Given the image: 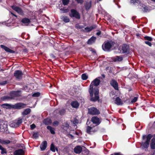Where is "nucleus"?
Segmentation results:
<instances>
[{
	"mask_svg": "<svg viewBox=\"0 0 155 155\" xmlns=\"http://www.w3.org/2000/svg\"><path fill=\"white\" fill-rule=\"evenodd\" d=\"M27 104L24 103L19 102L13 105V109L20 110L26 107Z\"/></svg>",
	"mask_w": 155,
	"mask_h": 155,
	"instance_id": "6e6552de",
	"label": "nucleus"
},
{
	"mask_svg": "<svg viewBox=\"0 0 155 155\" xmlns=\"http://www.w3.org/2000/svg\"><path fill=\"white\" fill-rule=\"evenodd\" d=\"M40 95V93L38 92L33 94H32V96L33 97H38Z\"/></svg>",
	"mask_w": 155,
	"mask_h": 155,
	"instance_id": "49530a36",
	"label": "nucleus"
},
{
	"mask_svg": "<svg viewBox=\"0 0 155 155\" xmlns=\"http://www.w3.org/2000/svg\"><path fill=\"white\" fill-rule=\"evenodd\" d=\"M13 105L8 104H2L1 106L3 108L6 109H11L13 108Z\"/></svg>",
	"mask_w": 155,
	"mask_h": 155,
	"instance_id": "5701e85b",
	"label": "nucleus"
},
{
	"mask_svg": "<svg viewBox=\"0 0 155 155\" xmlns=\"http://www.w3.org/2000/svg\"><path fill=\"white\" fill-rule=\"evenodd\" d=\"M88 91L89 94L90 100L91 101L93 102L99 101L100 99L99 87H89Z\"/></svg>",
	"mask_w": 155,
	"mask_h": 155,
	"instance_id": "f257e3e1",
	"label": "nucleus"
},
{
	"mask_svg": "<svg viewBox=\"0 0 155 155\" xmlns=\"http://www.w3.org/2000/svg\"><path fill=\"white\" fill-rule=\"evenodd\" d=\"M30 20L28 18H22L21 21V23L23 24L24 25L28 26L31 23Z\"/></svg>",
	"mask_w": 155,
	"mask_h": 155,
	"instance_id": "dca6fc26",
	"label": "nucleus"
},
{
	"mask_svg": "<svg viewBox=\"0 0 155 155\" xmlns=\"http://www.w3.org/2000/svg\"><path fill=\"white\" fill-rule=\"evenodd\" d=\"M31 111V110L29 108H27L22 113V115H26L29 114Z\"/></svg>",
	"mask_w": 155,
	"mask_h": 155,
	"instance_id": "c756f323",
	"label": "nucleus"
},
{
	"mask_svg": "<svg viewBox=\"0 0 155 155\" xmlns=\"http://www.w3.org/2000/svg\"><path fill=\"white\" fill-rule=\"evenodd\" d=\"M25 152L22 149H19L15 150L14 152V155H24Z\"/></svg>",
	"mask_w": 155,
	"mask_h": 155,
	"instance_id": "aec40b11",
	"label": "nucleus"
},
{
	"mask_svg": "<svg viewBox=\"0 0 155 155\" xmlns=\"http://www.w3.org/2000/svg\"><path fill=\"white\" fill-rule=\"evenodd\" d=\"M38 136L39 134L38 132H34L33 134V137L34 138L36 139L38 137Z\"/></svg>",
	"mask_w": 155,
	"mask_h": 155,
	"instance_id": "79ce46f5",
	"label": "nucleus"
},
{
	"mask_svg": "<svg viewBox=\"0 0 155 155\" xmlns=\"http://www.w3.org/2000/svg\"><path fill=\"white\" fill-rule=\"evenodd\" d=\"M50 150L53 152H55V150L58 152V149L57 147H56L54 144L52 143L50 145Z\"/></svg>",
	"mask_w": 155,
	"mask_h": 155,
	"instance_id": "393cba45",
	"label": "nucleus"
},
{
	"mask_svg": "<svg viewBox=\"0 0 155 155\" xmlns=\"http://www.w3.org/2000/svg\"><path fill=\"white\" fill-rule=\"evenodd\" d=\"M117 43L114 41H108L106 42H104L103 44L102 47L103 50L106 51H109L110 50L111 48L114 47L115 45H116Z\"/></svg>",
	"mask_w": 155,
	"mask_h": 155,
	"instance_id": "f03ea898",
	"label": "nucleus"
},
{
	"mask_svg": "<svg viewBox=\"0 0 155 155\" xmlns=\"http://www.w3.org/2000/svg\"><path fill=\"white\" fill-rule=\"evenodd\" d=\"M47 129L50 131L51 133L53 134H55L54 131V129L51 126H48L47 127Z\"/></svg>",
	"mask_w": 155,
	"mask_h": 155,
	"instance_id": "2f4dec72",
	"label": "nucleus"
},
{
	"mask_svg": "<svg viewBox=\"0 0 155 155\" xmlns=\"http://www.w3.org/2000/svg\"><path fill=\"white\" fill-rule=\"evenodd\" d=\"M144 40L149 41H152L153 40V38L150 36H145L144 37Z\"/></svg>",
	"mask_w": 155,
	"mask_h": 155,
	"instance_id": "4c0bfd02",
	"label": "nucleus"
},
{
	"mask_svg": "<svg viewBox=\"0 0 155 155\" xmlns=\"http://www.w3.org/2000/svg\"><path fill=\"white\" fill-rule=\"evenodd\" d=\"M36 127V126L34 124H33L30 125L31 129L32 130H33Z\"/></svg>",
	"mask_w": 155,
	"mask_h": 155,
	"instance_id": "3c124183",
	"label": "nucleus"
},
{
	"mask_svg": "<svg viewBox=\"0 0 155 155\" xmlns=\"http://www.w3.org/2000/svg\"><path fill=\"white\" fill-rule=\"evenodd\" d=\"M97 27V26L95 25H93L90 27H87L84 28L85 32H89L93 29L96 28Z\"/></svg>",
	"mask_w": 155,
	"mask_h": 155,
	"instance_id": "6ab92c4d",
	"label": "nucleus"
},
{
	"mask_svg": "<svg viewBox=\"0 0 155 155\" xmlns=\"http://www.w3.org/2000/svg\"><path fill=\"white\" fill-rule=\"evenodd\" d=\"M101 76L103 79L105 78V75L104 74H101Z\"/></svg>",
	"mask_w": 155,
	"mask_h": 155,
	"instance_id": "69168bd1",
	"label": "nucleus"
},
{
	"mask_svg": "<svg viewBox=\"0 0 155 155\" xmlns=\"http://www.w3.org/2000/svg\"><path fill=\"white\" fill-rule=\"evenodd\" d=\"M4 141V140L0 139V143H2V144H3Z\"/></svg>",
	"mask_w": 155,
	"mask_h": 155,
	"instance_id": "e2e57ef3",
	"label": "nucleus"
},
{
	"mask_svg": "<svg viewBox=\"0 0 155 155\" xmlns=\"http://www.w3.org/2000/svg\"><path fill=\"white\" fill-rule=\"evenodd\" d=\"M71 106L74 108H78V101H74L71 102Z\"/></svg>",
	"mask_w": 155,
	"mask_h": 155,
	"instance_id": "473e14b6",
	"label": "nucleus"
},
{
	"mask_svg": "<svg viewBox=\"0 0 155 155\" xmlns=\"http://www.w3.org/2000/svg\"><path fill=\"white\" fill-rule=\"evenodd\" d=\"M121 50L123 53L128 54L129 53L130 49L128 45L126 44H124L121 46Z\"/></svg>",
	"mask_w": 155,
	"mask_h": 155,
	"instance_id": "9b49d317",
	"label": "nucleus"
},
{
	"mask_svg": "<svg viewBox=\"0 0 155 155\" xmlns=\"http://www.w3.org/2000/svg\"><path fill=\"white\" fill-rule=\"evenodd\" d=\"M83 2V0H78V3L82 4Z\"/></svg>",
	"mask_w": 155,
	"mask_h": 155,
	"instance_id": "052dcab7",
	"label": "nucleus"
},
{
	"mask_svg": "<svg viewBox=\"0 0 155 155\" xmlns=\"http://www.w3.org/2000/svg\"><path fill=\"white\" fill-rule=\"evenodd\" d=\"M7 125L6 124H3L2 126L3 128H2V129H3L4 130V131H5V130H7Z\"/></svg>",
	"mask_w": 155,
	"mask_h": 155,
	"instance_id": "de8ad7c7",
	"label": "nucleus"
},
{
	"mask_svg": "<svg viewBox=\"0 0 155 155\" xmlns=\"http://www.w3.org/2000/svg\"><path fill=\"white\" fill-rule=\"evenodd\" d=\"M101 81L97 78H95L92 81L90 84L89 87H97L100 84Z\"/></svg>",
	"mask_w": 155,
	"mask_h": 155,
	"instance_id": "4468645a",
	"label": "nucleus"
},
{
	"mask_svg": "<svg viewBox=\"0 0 155 155\" xmlns=\"http://www.w3.org/2000/svg\"><path fill=\"white\" fill-rule=\"evenodd\" d=\"M47 144L48 143L47 141H43L40 146L41 150L42 151L45 150L47 147Z\"/></svg>",
	"mask_w": 155,
	"mask_h": 155,
	"instance_id": "f3484780",
	"label": "nucleus"
},
{
	"mask_svg": "<svg viewBox=\"0 0 155 155\" xmlns=\"http://www.w3.org/2000/svg\"><path fill=\"white\" fill-rule=\"evenodd\" d=\"M62 4L64 6L68 5L70 2V0H62Z\"/></svg>",
	"mask_w": 155,
	"mask_h": 155,
	"instance_id": "e433bc0d",
	"label": "nucleus"
},
{
	"mask_svg": "<svg viewBox=\"0 0 155 155\" xmlns=\"http://www.w3.org/2000/svg\"><path fill=\"white\" fill-rule=\"evenodd\" d=\"M84 7L86 10H88L91 7V2L90 1L89 2H86L84 5Z\"/></svg>",
	"mask_w": 155,
	"mask_h": 155,
	"instance_id": "b1692460",
	"label": "nucleus"
},
{
	"mask_svg": "<svg viewBox=\"0 0 155 155\" xmlns=\"http://www.w3.org/2000/svg\"><path fill=\"white\" fill-rule=\"evenodd\" d=\"M91 121L93 124H95L96 126H97L101 123V119L97 116H94L92 117Z\"/></svg>",
	"mask_w": 155,
	"mask_h": 155,
	"instance_id": "ddd939ff",
	"label": "nucleus"
},
{
	"mask_svg": "<svg viewBox=\"0 0 155 155\" xmlns=\"http://www.w3.org/2000/svg\"><path fill=\"white\" fill-rule=\"evenodd\" d=\"M110 84L115 90H118V84L117 81L114 79H112L110 81Z\"/></svg>",
	"mask_w": 155,
	"mask_h": 155,
	"instance_id": "9d476101",
	"label": "nucleus"
},
{
	"mask_svg": "<svg viewBox=\"0 0 155 155\" xmlns=\"http://www.w3.org/2000/svg\"><path fill=\"white\" fill-rule=\"evenodd\" d=\"M7 83V81H3L2 83L1 84H6Z\"/></svg>",
	"mask_w": 155,
	"mask_h": 155,
	"instance_id": "0e129e2a",
	"label": "nucleus"
},
{
	"mask_svg": "<svg viewBox=\"0 0 155 155\" xmlns=\"http://www.w3.org/2000/svg\"><path fill=\"white\" fill-rule=\"evenodd\" d=\"M43 123L45 125H48L51 123V120L50 119L47 118L44 120Z\"/></svg>",
	"mask_w": 155,
	"mask_h": 155,
	"instance_id": "7c9ffc66",
	"label": "nucleus"
},
{
	"mask_svg": "<svg viewBox=\"0 0 155 155\" xmlns=\"http://www.w3.org/2000/svg\"><path fill=\"white\" fill-rule=\"evenodd\" d=\"M7 153L6 150L5 148H4L3 149L1 150V153L2 154H4V153Z\"/></svg>",
	"mask_w": 155,
	"mask_h": 155,
	"instance_id": "603ef678",
	"label": "nucleus"
},
{
	"mask_svg": "<svg viewBox=\"0 0 155 155\" xmlns=\"http://www.w3.org/2000/svg\"><path fill=\"white\" fill-rule=\"evenodd\" d=\"M96 39V38L94 36H92L91 38L89 39L87 42V43L88 45H92L95 43Z\"/></svg>",
	"mask_w": 155,
	"mask_h": 155,
	"instance_id": "412c9836",
	"label": "nucleus"
},
{
	"mask_svg": "<svg viewBox=\"0 0 155 155\" xmlns=\"http://www.w3.org/2000/svg\"><path fill=\"white\" fill-rule=\"evenodd\" d=\"M60 18L65 23H68L70 21V18L66 16H61Z\"/></svg>",
	"mask_w": 155,
	"mask_h": 155,
	"instance_id": "4be33fe9",
	"label": "nucleus"
},
{
	"mask_svg": "<svg viewBox=\"0 0 155 155\" xmlns=\"http://www.w3.org/2000/svg\"><path fill=\"white\" fill-rule=\"evenodd\" d=\"M123 60V58L121 56H116L115 58V61H121Z\"/></svg>",
	"mask_w": 155,
	"mask_h": 155,
	"instance_id": "f704fd0d",
	"label": "nucleus"
},
{
	"mask_svg": "<svg viewBox=\"0 0 155 155\" xmlns=\"http://www.w3.org/2000/svg\"><path fill=\"white\" fill-rule=\"evenodd\" d=\"M140 6L143 8H140L142 9V10L144 12H147L148 9V7L147 6L142 3L140 4Z\"/></svg>",
	"mask_w": 155,
	"mask_h": 155,
	"instance_id": "c85d7f7f",
	"label": "nucleus"
},
{
	"mask_svg": "<svg viewBox=\"0 0 155 155\" xmlns=\"http://www.w3.org/2000/svg\"><path fill=\"white\" fill-rule=\"evenodd\" d=\"M92 127L89 126H87L86 129V132L88 134H90L91 130L92 129Z\"/></svg>",
	"mask_w": 155,
	"mask_h": 155,
	"instance_id": "a19ab883",
	"label": "nucleus"
},
{
	"mask_svg": "<svg viewBox=\"0 0 155 155\" xmlns=\"http://www.w3.org/2000/svg\"><path fill=\"white\" fill-rule=\"evenodd\" d=\"M10 143V141L8 140H4L3 144H8Z\"/></svg>",
	"mask_w": 155,
	"mask_h": 155,
	"instance_id": "8fccbe9b",
	"label": "nucleus"
},
{
	"mask_svg": "<svg viewBox=\"0 0 155 155\" xmlns=\"http://www.w3.org/2000/svg\"><path fill=\"white\" fill-rule=\"evenodd\" d=\"M60 10L62 11V13H66L69 11V9L68 8H61L60 9Z\"/></svg>",
	"mask_w": 155,
	"mask_h": 155,
	"instance_id": "c9c22d12",
	"label": "nucleus"
},
{
	"mask_svg": "<svg viewBox=\"0 0 155 155\" xmlns=\"http://www.w3.org/2000/svg\"><path fill=\"white\" fill-rule=\"evenodd\" d=\"M153 137V135L151 134H149L146 136V135H143L142 137V139L144 140L146 138V141L142 143L141 145L144 148H148L149 146V143L151 138Z\"/></svg>",
	"mask_w": 155,
	"mask_h": 155,
	"instance_id": "20e7f679",
	"label": "nucleus"
},
{
	"mask_svg": "<svg viewBox=\"0 0 155 155\" xmlns=\"http://www.w3.org/2000/svg\"><path fill=\"white\" fill-rule=\"evenodd\" d=\"M65 127H64L63 128V129L64 130L67 129L68 128L69 126V124L67 123L65 124Z\"/></svg>",
	"mask_w": 155,
	"mask_h": 155,
	"instance_id": "5fc2aeb1",
	"label": "nucleus"
},
{
	"mask_svg": "<svg viewBox=\"0 0 155 155\" xmlns=\"http://www.w3.org/2000/svg\"><path fill=\"white\" fill-rule=\"evenodd\" d=\"M101 34V31H98V32H97V33H96V35H98V36H99V35H100Z\"/></svg>",
	"mask_w": 155,
	"mask_h": 155,
	"instance_id": "bf43d9fd",
	"label": "nucleus"
},
{
	"mask_svg": "<svg viewBox=\"0 0 155 155\" xmlns=\"http://www.w3.org/2000/svg\"><path fill=\"white\" fill-rule=\"evenodd\" d=\"M11 7L13 10L16 12L19 15L21 16L24 15V12L20 7L15 5H12Z\"/></svg>",
	"mask_w": 155,
	"mask_h": 155,
	"instance_id": "0eeeda50",
	"label": "nucleus"
},
{
	"mask_svg": "<svg viewBox=\"0 0 155 155\" xmlns=\"http://www.w3.org/2000/svg\"><path fill=\"white\" fill-rule=\"evenodd\" d=\"M50 57L52 58H56L55 56L53 54H51L50 55Z\"/></svg>",
	"mask_w": 155,
	"mask_h": 155,
	"instance_id": "4d7b16f0",
	"label": "nucleus"
},
{
	"mask_svg": "<svg viewBox=\"0 0 155 155\" xmlns=\"http://www.w3.org/2000/svg\"><path fill=\"white\" fill-rule=\"evenodd\" d=\"M96 78L98 79L99 80H100V79L103 80L102 78L101 77H99Z\"/></svg>",
	"mask_w": 155,
	"mask_h": 155,
	"instance_id": "338daca9",
	"label": "nucleus"
},
{
	"mask_svg": "<svg viewBox=\"0 0 155 155\" xmlns=\"http://www.w3.org/2000/svg\"><path fill=\"white\" fill-rule=\"evenodd\" d=\"M74 151L75 153H76L77 154H78V146H76L74 149Z\"/></svg>",
	"mask_w": 155,
	"mask_h": 155,
	"instance_id": "6e6d98bb",
	"label": "nucleus"
},
{
	"mask_svg": "<svg viewBox=\"0 0 155 155\" xmlns=\"http://www.w3.org/2000/svg\"><path fill=\"white\" fill-rule=\"evenodd\" d=\"M88 113L91 115H98L100 114L99 110L94 107H91L88 109Z\"/></svg>",
	"mask_w": 155,
	"mask_h": 155,
	"instance_id": "423d86ee",
	"label": "nucleus"
},
{
	"mask_svg": "<svg viewBox=\"0 0 155 155\" xmlns=\"http://www.w3.org/2000/svg\"><path fill=\"white\" fill-rule=\"evenodd\" d=\"M66 112L65 110L64 109H62L60 110L59 111L60 114L61 115H63Z\"/></svg>",
	"mask_w": 155,
	"mask_h": 155,
	"instance_id": "ea45409f",
	"label": "nucleus"
},
{
	"mask_svg": "<svg viewBox=\"0 0 155 155\" xmlns=\"http://www.w3.org/2000/svg\"><path fill=\"white\" fill-rule=\"evenodd\" d=\"M70 17L72 18H78V12L76 10L72 9L69 13Z\"/></svg>",
	"mask_w": 155,
	"mask_h": 155,
	"instance_id": "f8f14e48",
	"label": "nucleus"
},
{
	"mask_svg": "<svg viewBox=\"0 0 155 155\" xmlns=\"http://www.w3.org/2000/svg\"><path fill=\"white\" fill-rule=\"evenodd\" d=\"M21 89L22 90H24L27 92H28L29 91V88H28V87L26 85L24 86L22 88H21Z\"/></svg>",
	"mask_w": 155,
	"mask_h": 155,
	"instance_id": "c03bdc74",
	"label": "nucleus"
},
{
	"mask_svg": "<svg viewBox=\"0 0 155 155\" xmlns=\"http://www.w3.org/2000/svg\"><path fill=\"white\" fill-rule=\"evenodd\" d=\"M21 90L12 91L9 93V96H11V99L20 101L21 99Z\"/></svg>",
	"mask_w": 155,
	"mask_h": 155,
	"instance_id": "7ed1b4c3",
	"label": "nucleus"
},
{
	"mask_svg": "<svg viewBox=\"0 0 155 155\" xmlns=\"http://www.w3.org/2000/svg\"><path fill=\"white\" fill-rule=\"evenodd\" d=\"M0 46L2 48L4 49L5 51L7 52L11 53H15V51L10 49L8 47L4 45H1Z\"/></svg>",
	"mask_w": 155,
	"mask_h": 155,
	"instance_id": "a211bd4d",
	"label": "nucleus"
},
{
	"mask_svg": "<svg viewBox=\"0 0 155 155\" xmlns=\"http://www.w3.org/2000/svg\"><path fill=\"white\" fill-rule=\"evenodd\" d=\"M23 74L21 71L17 70L15 71L14 76L16 80H19L22 79Z\"/></svg>",
	"mask_w": 155,
	"mask_h": 155,
	"instance_id": "1a4fd4ad",
	"label": "nucleus"
},
{
	"mask_svg": "<svg viewBox=\"0 0 155 155\" xmlns=\"http://www.w3.org/2000/svg\"><path fill=\"white\" fill-rule=\"evenodd\" d=\"M89 50L92 52L93 53H96V51L93 48H89Z\"/></svg>",
	"mask_w": 155,
	"mask_h": 155,
	"instance_id": "09e8293b",
	"label": "nucleus"
},
{
	"mask_svg": "<svg viewBox=\"0 0 155 155\" xmlns=\"http://www.w3.org/2000/svg\"><path fill=\"white\" fill-rule=\"evenodd\" d=\"M138 97H134V98L131 101V104H133L136 101H137L138 99Z\"/></svg>",
	"mask_w": 155,
	"mask_h": 155,
	"instance_id": "a18cd8bd",
	"label": "nucleus"
},
{
	"mask_svg": "<svg viewBox=\"0 0 155 155\" xmlns=\"http://www.w3.org/2000/svg\"><path fill=\"white\" fill-rule=\"evenodd\" d=\"M115 103L118 105H122L123 104L121 99L119 97H117L116 98L115 100Z\"/></svg>",
	"mask_w": 155,
	"mask_h": 155,
	"instance_id": "bb28decb",
	"label": "nucleus"
},
{
	"mask_svg": "<svg viewBox=\"0 0 155 155\" xmlns=\"http://www.w3.org/2000/svg\"><path fill=\"white\" fill-rule=\"evenodd\" d=\"M1 99L2 101H4L6 100H11V96H4L3 97H2L1 98Z\"/></svg>",
	"mask_w": 155,
	"mask_h": 155,
	"instance_id": "72a5a7b5",
	"label": "nucleus"
},
{
	"mask_svg": "<svg viewBox=\"0 0 155 155\" xmlns=\"http://www.w3.org/2000/svg\"><path fill=\"white\" fill-rule=\"evenodd\" d=\"M78 91V90L77 88H73L70 92V94L72 96H75L77 95V92Z\"/></svg>",
	"mask_w": 155,
	"mask_h": 155,
	"instance_id": "a878e982",
	"label": "nucleus"
},
{
	"mask_svg": "<svg viewBox=\"0 0 155 155\" xmlns=\"http://www.w3.org/2000/svg\"><path fill=\"white\" fill-rule=\"evenodd\" d=\"M28 50L27 49L25 48L23 50V52H25V53H27L28 52Z\"/></svg>",
	"mask_w": 155,
	"mask_h": 155,
	"instance_id": "680f3d73",
	"label": "nucleus"
},
{
	"mask_svg": "<svg viewBox=\"0 0 155 155\" xmlns=\"http://www.w3.org/2000/svg\"><path fill=\"white\" fill-rule=\"evenodd\" d=\"M150 147L152 149H155V138H153L151 139L150 144Z\"/></svg>",
	"mask_w": 155,
	"mask_h": 155,
	"instance_id": "cd10ccee",
	"label": "nucleus"
},
{
	"mask_svg": "<svg viewBox=\"0 0 155 155\" xmlns=\"http://www.w3.org/2000/svg\"><path fill=\"white\" fill-rule=\"evenodd\" d=\"M53 124H54L58 125L59 124V122L57 121H54V122Z\"/></svg>",
	"mask_w": 155,
	"mask_h": 155,
	"instance_id": "13d9d810",
	"label": "nucleus"
},
{
	"mask_svg": "<svg viewBox=\"0 0 155 155\" xmlns=\"http://www.w3.org/2000/svg\"><path fill=\"white\" fill-rule=\"evenodd\" d=\"M88 78V76L85 74H83L81 75V78L83 80H86Z\"/></svg>",
	"mask_w": 155,
	"mask_h": 155,
	"instance_id": "37998d69",
	"label": "nucleus"
},
{
	"mask_svg": "<svg viewBox=\"0 0 155 155\" xmlns=\"http://www.w3.org/2000/svg\"><path fill=\"white\" fill-rule=\"evenodd\" d=\"M145 43L149 46L151 47L152 46V44L149 41H145Z\"/></svg>",
	"mask_w": 155,
	"mask_h": 155,
	"instance_id": "864d4df0",
	"label": "nucleus"
},
{
	"mask_svg": "<svg viewBox=\"0 0 155 155\" xmlns=\"http://www.w3.org/2000/svg\"><path fill=\"white\" fill-rule=\"evenodd\" d=\"M114 155H121L120 154V153H114Z\"/></svg>",
	"mask_w": 155,
	"mask_h": 155,
	"instance_id": "774afa93",
	"label": "nucleus"
},
{
	"mask_svg": "<svg viewBox=\"0 0 155 155\" xmlns=\"http://www.w3.org/2000/svg\"><path fill=\"white\" fill-rule=\"evenodd\" d=\"M131 2L133 4L137 3L140 5L141 4L140 3V0H131Z\"/></svg>",
	"mask_w": 155,
	"mask_h": 155,
	"instance_id": "58836bf2",
	"label": "nucleus"
},
{
	"mask_svg": "<svg viewBox=\"0 0 155 155\" xmlns=\"http://www.w3.org/2000/svg\"><path fill=\"white\" fill-rule=\"evenodd\" d=\"M22 119H19L17 120H15L11 124L12 126L14 127H19L20 124L22 123Z\"/></svg>",
	"mask_w": 155,
	"mask_h": 155,
	"instance_id": "2eb2a0df",
	"label": "nucleus"
},
{
	"mask_svg": "<svg viewBox=\"0 0 155 155\" xmlns=\"http://www.w3.org/2000/svg\"><path fill=\"white\" fill-rule=\"evenodd\" d=\"M81 152L83 155H87L89 153V151L84 146L78 145V154Z\"/></svg>",
	"mask_w": 155,
	"mask_h": 155,
	"instance_id": "39448f33",
	"label": "nucleus"
}]
</instances>
